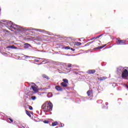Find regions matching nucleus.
<instances>
[{"label": "nucleus", "instance_id": "393cba45", "mask_svg": "<svg viewBox=\"0 0 128 128\" xmlns=\"http://www.w3.org/2000/svg\"><path fill=\"white\" fill-rule=\"evenodd\" d=\"M65 50H70V47L69 46H66L64 48Z\"/></svg>", "mask_w": 128, "mask_h": 128}, {"label": "nucleus", "instance_id": "e433bc0d", "mask_svg": "<svg viewBox=\"0 0 128 128\" xmlns=\"http://www.w3.org/2000/svg\"><path fill=\"white\" fill-rule=\"evenodd\" d=\"M127 70H128V68H127Z\"/></svg>", "mask_w": 128, "mask_h": 128}, {"label": "nucleus", "instance_id": "1a4fd4ad", "mask_svg": "<svg viewBox=\"0 0 128 128\" xmlns=\"http://www.w3.org/2000/svg\"><path fill=\"white\" fill-rule=\"evenodd\" d=\"M60 86H62V88H68V84L65 83L64 82H61Z\"/></svg>", "mask_w": 128, "mask_h": 128}, {"label": "nucleus", "instance_id": "f03ea898", "mask_svg": "<svg viewBox=\"0 0 128 128\" xmlns=\"http://www.w3.org/2000/svg\"><path fill=\"white\" fill-rule=\"evenodd\" d=\"M20 28H22L20 26L13 24H12L11 30L12 31L14 30H19V32H20Z\"/></svg>", "mask_w": 128, "mask_h": 128}, {"label": "nucleus", "instance_id": "f704fd0d", "mask_svg": "<svg viewBox=\"0 0 128 128\" xmlns=\"http://www.w3.org/2000/svg\"><path fill=\"white\" fill-rule=\"evenodd\" d=\"M36 62H38V60H36Z\"/></svg>", "mask_w": 128, "mask_h": 128}, {"label": "nucleus", "instance_id": "7ed1b4c3", "mask_svg": "<svg viewBox=\"0 0 128 128\" xmlns=\"http://www.w3.org/2000/svg\"><path fill=\"white\" fill-rule=\"evenodd\" d=\"M12 22H6V23H4L3 24L4 26H5L8 30H12Z\"/></svg>", "mask_w": 128, "mask_h": 128}, {"label": "nucleus", "instance_id": "ddd939ff", "mask_svg": "<svg viewBox=\"0 0 128 128\" xmlns=\"http://www.w3.org/2000/svg\"><path fill=\"white\" fill-rule=\"evenodd\" d=\"M106 46V44H104V45H103L102 46H99V47H97L95 48H94V50H100L102 48H104V46Z\"/></svg>", "mask_w": 128, "mask_h": 128}, {"label": "nucleus", "instance_id": "0eeeda50", "mask_svg": "<svg viewBox=\"0 0 128 128\" xmlns=\"http://www.w3.org/2000/svg\"><path fill=\"white\" fill-rule=\"evenodd\" d=\"M94 72H96V70H89L87 72V74H94Z\"/></svg>", "mask_w": 128, "mask_h": 128}, {"label": "nucleus", "instance_id": "aec40b11", "mask_svg": "<svg viewBox=\"0 0 128 128\" xmlns=\"http://www.w3.org/2000/svg\"><path fill=\"white\" fill-rule=\"evenodd\" d=\"M76 46H82V43L80 42H76Z\"/></svg>", "mask_w": 128, "mask_h": 128}, {"label": "nucleus", "instance_id": "39448f33", "mask_svg": "<svg viewBox=\"0 0 128 128\" xmlns=\"http://www.w3.org/2000/svg\"><path fill=\"white\" fill-rule=\"evenodd\" d=\"M31 88H32V90H34V92H38V86H36V85L32 86Z\"/></svg>", "mask_w": 128, "mask_h": 128}, {"label": "nucleus", "instance_id": "2f4dec72", "mask_svg": "<svg viewBox=\"0 0 128 128\" xmlns=\"http://www.w3.org/2000/svg\"><path fill=\"white\" fill-rule=\"evenodd\" d=\"M106 106H108V103L106 102Z\"/></svg>", "mask_w": 128, "mask_h": 128}, {"label": "nucleus", "instance_id": "20e7f679", "mask_svg": "<svg viewBox=\"0 0 128 128\" xmlns=\"http://www.w3.org/2000/svg\"><path fill=\"white\" fill-rule=\"evenodd\" d=\"M126 76H128V70L125 69L122 72V78H126Z\"/></svg>", "mask_w": 128, "mask_h": 128}, {"label": "nucleus", "instance_id": "a211bd4d", "mask_svg": "<svg viewBox=\"0 0 128 128\" xmlns=\"http://www.w3.org/2000/svg\"><path fill=\"white\" fill-rule=\"evenodd\" d=\"M92 42H94V41H92V42H89L87 43V44L85 45V46H90V44H92Z\"/></svg>", "mask_w": 128, "mask_h": 128}, {"label": "nucleus", "instance_id": "cd10ccee", "mask_svg": "<svg viewBox=\"0 0 128 128\" xmlns=\"http://www.w3.org/2000/svg\"><path fill=\"white\" fill-rule=\"evenodd\" d=\"M26 30H34L33 28H28Z\"/></svg>", "mask_w": 128, "mask_h": 128}, {"label": "nucleus", "instance_id": "5701e85b", "mask_svg": "<svg viewBox=\"0 0 128 128\" xmlns=\"http://www.w3.org/2000/svg\"><path fill=\"white\" fill-rule=\"evenodd\" d=\"M24 46H27L28 48H30V46H32L31 44H28V43L25 44Z\"/></svg>", "mask_w": 128, "mask_h": 128}, {"label": "nucleus", "instance_id": "c85d7f7f", "mask_svg": "<svg viewBox=\"0 0 128 128\" xmlns=\"http://www.w3.org/2000/svg\"><path fill=\"white\" fill-rule=\"evenodd\" d=\"M8 120H10L11 121V122H14V120H12V119L11 118H9Z\"/></svg>", "mask_w": 128, "mask_h": 128}, {"label": "nucleus", "instance_id": "bb28decb", "mask_svg": "<svg viewBox=\"0 0 128 128\" xmlns=\"http://www.w3.org/2000/svg\"><path fill=\"white\" fill-rule=\"evenodd\" d=\"M44 124H48L50 122H48V120H44Z\"/></svg>", "mask_w": 128, "mask_h": 128}, {"label": "nucleus", "instance_id": "4468645a", "mask_svg": "<svg viewBox=\"0 0 128 128\" xmlns=\"http://www.w3.org/2000/svg\"><path fill=\"white\" fill-rule=\"evenodd\" d=\"M7 48H14L15 50H16L17 48L14 45L8 46L6 47Z\"/></svg>", "mask_w": 128, "mask_h": 128}, {"label": "nucleus", "instance_id": "f257e3e1", "mask_svg": "<svg viewBox=\"0 0 128 128\" xmlns=\"http://www.w3.org/2000/svg\"><path fill=\"white\" fill-rule=\"evenodd\" d=\"M52 106L53 105L52 102L46 101L42 106L41 108L44 112H48L52 110Z\"/></svg>", "mask_w": 128, "mask_h": 128}, {"label": "nucleus", "instance_id": "72a5a7b5", "mask_svg": "<svg viewBox=\"0 0 128 128\" xmlns=\"http://www.w3.org/2000/svg\"><path fill=\"white\" fill-rule=\"evenodd\" d=\"M38 58V60H40V58Z\"/></svg>", "mask_w": 128, "mask_h": 128}, {"label": "nucleus", "instance_id": "473e14b6", "mask_svg": "<svg viewBox=\"0 0 128 128\" xmlns=\"http://www.w3.org/2000/svg\"><path fill=\"white\" fill-rule=\"evenodd\" d=\"M94 38H92L91 39V40H94Z\"/></svg>", "mask_w": 128, "mask_h": 128}, {"label": "nucleus", "instance_id": "2eb2a0df", "mask_svg": "<svg viewBox=\"0 0 128 128\" xmlns=\"http://www.w3.org/2000/svg\"><path fill=\"white\" fill-rule=\"evenodd\" d=\"M42 76L44 78H46V80H50V77L46 74H43Z\"/></svg>", "mask_w": 128, "mask_h": 128}, {"label": "nucleus", "instance_id": "9d476101", "mask_svg": "<svg viewBox=\"0 0 128 128\" xmlns=\"http://www.w3.org/2000/svg\"><path fill=\"white\" fill-rule=\"evenodd\" d=\"M88 96H90L92 95V90H88L86 92Z\"/></svg>", "mask_w": 128, "mask_h": 128}, {"label": "nucleus", "instance_id": "dca6fc26", "mask_svg": "<svg viewBox=\"0 0 128 128\" xmlns=\"http://www.w3.org/2000/svg\"><path fill=\"white\" fill-rule=\"evenodd\" d=\"M58 122H55L52 123V126H58Z\"/></svg>", "mask_w": 128, "mask_h": 128}, {"label": "nucleus", "instance_id": "412c9836", "mask_svg": "<svg viewBox=\"0 0 128 128\" xmlns=\"http://www.w3.org/2000/svg\"><path fill=\"white\" fill-rule=\"evenodd\" d=\"M104 34H101L100 35H98V36L94 37V38H100V36H103Z\"/></svg>", "mask_w": 128, "mask_h": 128}, {"label": "nucleus", "instance_id": "b1692460", "mask_svg": "<svg viewBox=\"0 0 128 128\" xmlns=\"http://www.w3.org/2000/svg\"><path fill=\"white\" fill-rule=\"evenodd\" d=\"M48 98H50L51 96H52V94L50 92L48 93Z\"/></svg>", "mask_w": 128, "mask_h": 128}, {"label": "nucleus", "instance_id": "a878e982", "mask_svg": "<svg viewBox=\"0 0 128 128\" xmlns=\"http://www.w3.org/2000/svg\"><path fill=\"white\" fill-rule=\"evenodd\" d=\"M28 108L30 110H32V106H28Z\"/></svg>", "mask_w": 128, "mask_h": 128}, {"label": "nucleus", "instance_id": "7c9ffc66", "mask_svg": "<svg viewBox=\"0 0 128 128\" xmlns=\"http://www.w3.org/2000/svg\"><path fill=\"white\" fill-rule=\"evenodd\" d=\"M70 50H72V52H74V49L72 48H70Z\"/></svg>", "mask_w": 128, "mask_h": 128}, {"label": "nucleus", "instance_id": "f3484780", "mask_svg": "<svg viewBox=\"0 0 128 128\" xmlns=\"http://www.w3.org/2000/svg\"><path fill=\"white\" fill-rule=\"evenodd\" d=\"M26 114L30 116V118H31L32 115H30V112L28 111L27 110H26Z\"/></svg>", "mask_w": 128, "mask_h": 128}, {"label": "nucleus", "instance_id": "c9c22d12", "mask_svg": "<svg viewBox=\"0 0 128 128\" xmlns=\"http://www.w3.org/2000/svg\"><path fill=\"white\" fill-rule=\"evenodd\" d=\"M96 42H98V40H96Z\"/></svg>", "mask_w": 128, "mask_h": 128}, {"label": "nucleus", "instance_id": "9b49d317", "mask_svg": "<svg viewBox=\"0 0 128 128\" xmlns=\"http://www.w3.org/2000/svg\"><path fill=\"white\" fill-rule=\"evenodd\" d=\"M118 42L120 44H126V40H118Z\"/></svg>", "mask_w": 128, "mask_h": 128}, {"label": "nucleus", "instance_id": "6ab92c4d", "mask_svg": "<svg viewBox=\"0 0 128 128\" xmlns=\"http://www.w3.org/2000/svg\"><path fill=\"white\" fill-rule=\"evenodd\" d=\"M62 80L64 81L63 82H65V84H68V80L67 79H63Z\"/></svg>", "mask_w": 128, "mask_h": 128}, {"label": "nucleus", "instance_id": "c756f323", "mask_svg": "<svg viewBox=\"0 0 128 128\" xmlns=\"http://www.w3.org/2000/svg\"><path fill=\"white\" fill-rule=\"evenodd\" d=\"M68 68H72V64H70L68 65Z\"/></svg>", "mask_w": 128, "mask_h": 128}, {"label": "nucleus", "instance_id": "6e6552de", "mask_svg": "<svg viewBox=\"0 0 128 128\" xmlns=\"http://www.w3.org/2000/svg\"><path fill=\"white\" fill-rule=\"evenodd\" d=\"M98 80H106V78H106V76H102V77H98L97 78Z\"/></svg>", "mask_w": 128, "mask_h": 128}, {"label": "nucleus", "instance_id": "423d86ee", "mask_svg": "<svg viewBox=\"0 0 128 128\" xmlns=\"http://www.w3.org/2000/svg\"><path fill=\"white\" fill-rule=\"evenodd\" d=\"M55 88L56 90H58V92H62V88L60 87V86H56Z\"/></svg>", "mask_w": 128, "mask_h": 128}, {"label": "nucleus", "instance_id": "4be33fe9", "mask_svg": "<svg viewBox=\"0 0 128 128\" xmlns=\"http://www.w3.org/2000/svg\"><path fill=\"white\" fill-rule=\"evenodd\" d=\"M31 98L32 100H36V96H31Z\"/></svg>", "mask_w": 128, "mask_h": 128}, {"label": "nucleus", "instance_id": "f8f14e48", "mask_svg": "<svg viewBox=\"0 0 128 128\" xmlns=\"http://www.w3.org/2000/svg\"><path fill=\"white\" fill-rule=\"evenodd\" d=\"M122 67H119L118 68L117 72L118 74H120L121 72H122Z\"/></svg>", "mask_w": 128, "mask_h": 128}]
</instances>
